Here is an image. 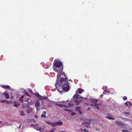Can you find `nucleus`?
I'll return each instance as SVG.
<instances>
[{
	"instance_id": "f257e3e1",
	"label": "nucleus",
	"mask_w": 132,
	"mask_h": 132,
	"mask_svg": "<svg viewBox=\"0 0 132 132\" xmlns=\"http://www.w3.org/2000/svg\"><path fill=\"white\" fill-rule=\"evenodd\" d=\"M62 63L57 60H55L53 64V70L58 73L56 82L55 86L57 90L61 93L63 92H68L70 88L67 78L64 72L62 71L63 69L62 66Z\"/></svg>"
},
{
	"instance_id": "4468645a",
	"label": "nucleus",
	"mask_w": 132,
	"mask_h": 132,
	"mask_svg": "<svg viewBox=\"0 0 132 132\" xmlns=\"http://www.w3.org/2000/svg\"><path fill=\"white\" fill-rule=\"evenodd\" d=\"M28 110L27 111V113H30L32 110V109L31 108H29V107L28 108Z\"/></svg>"
},
{
	"instance_id": "58836bf2",
	"label": "nucleus",
	"mask_w": 132,
	"mask_h": 132,
	"mask_svg": "<svg viewBox=\"0 0 132 132\" xmlns=\"http://www.w3.org/2000/svg\"><path fill=\"white\" fill-rule=\"evenodd\" d=\"M34 117L36 118H37L38 117L36 115Z\"/></svg>"
},
{
	"instance_id": "ea45409f",
	"label": "nucleus",
	"mask_w": 132,
	"mask_h": 132,
	"mask_svg": "<svg viewBox=\"0 0 132 132\" xmlns=\"http://www.w3.org/2000/svg\"><path fill=\"white\" fill-rule=\"evenodd\" d=\"M24 95H23V96H22L20 97V98H22L23 97H24Z\"/></svg>"
},
{
	"instance_id": "393cba45",
	"label": "nucleus",
	"mask_w": 132,
	"mask_h": 132,
	"mask_svg": "<svg viewBox=\"0 0 132 132\" xmlns=\"http://www.w3.org/2000/svg\"><path fill=\"white\" fill-rule=\"evenodd\" d=\"M122 131L123 132H129L128 130L125 129H122Z\"/></svg>"
},
{
	"instance_id": "1a4fd4ad",
	"label": "nucleus",
	"mask_w": 132,
	"mask_h": 132,
	"mask_svg": "<svg viewBox=\"0 0 132 132\" xmlns=\"http://www.w3.org/2000/svg\"><path fill=\"white\" fill-rule=\"evenodd\" d=\"M38 97L39 98V99H42V100H44V99H46L47 98V97L46 96H41L40 95H38Z\"/></svg>"
},
{
	"instance_id": "4be33fe9",
	"label": "nucleus",
	"mask_w": 132,
	"mask_h": 132,
	"mask_svg": "<svg viewBox=\"0 0 132 132\" xmlns=\"http://www.w3.org/2000/svg\"><path fill=\"white\" fill-rule=\"evenodd\" d=\"M20 114L21 116H23L24 115V113L23 111H21L20 112Z\"/></svg>"
},
{
	"instance_id": "dca6fc26",
	"label": "nucleus",
	"mask_w": 132,
	"mask_h": 132,
	"mask_svg": "<svg viewBox=\"0 0 132 132\" xmlns=\"http://www.w3.org/2000/svg\"><path fill=\"white\" fill-rule=\"evenodd\" d=\"M9 93L5 92L4 93V94L6 98H9V95H8Z\"/></svg>"
},
{
	"instance_id": "7ed1b4c3",
	"label": "nucleus",
	"mask_w": 132,
	"mask_h": 132,
	"mask_svg": "<svg viewBox=\"0 0 132 132\" xmlns=\"http://www.w3.org/2000/svg\"><path fill=\"white\" fill-rule=\"evenodd\" d=\"M43 104V102L42 100L41 99H39L38 100L36 103L35 104V107L37 110H39L40 109L39 106L40 105H42Z\"/></svg>"
},
{
	"instance_id": "bb28decb",
	"label": "nucleus",
	"mask_w": 132,
	"mask_h": 132,
	"mask_svg": "<svg viewBox=\"0 0 132 132\" xmlns=\"http://www.w3.org/2000/svg\"><path fill=\"white\" fill-rule=\"evenodd\" d=\"M46 122L47 124H49V125L51 124L52 123L49 121H46Z\"/></svg>"
},
{
	"instance_id": "39448f33",
	"label": "nucleus",
	"mask_w": 132,
	"mask_h": 132,
	"mask_svg": "<svg viewBox=\"0 0 132 132\" xmlns=\"http://www.w3.org/2000/svg\"><path fill=\"white\" fill-rule=\"evenodd\" d=\"M115 122L116 124L119 127L122 128H125V124H122V123L118 121H116Z\"/></svg>"
},
{
	"instance_id": "7c9ffc66",
	"label": "nucleus",
	"mask_w": 132,
	"mask_h": 132,
	"mask_svg": "<svg viewBox=\"0 0 132 132\" xmlns=\"http://www.w3.org/2000/svg\"><path fill=\"white\" fill-rule=\"evenodd\" d=\"M125 114H126L127 115H129V114H130V113L129 112H125Z\"/></svg>"
},
{
	"instance_id": "6ab92c4d",
	"label": "nucleus",
	"mask_w": 132,
	"mask_h": 132,
	"mask_svg": "<svg viewBox=\"0 0 132 132\" xmlns=\"http://www.w3.org/2000/svg\"><path fill=\"white\" fill-rule=\"evenodd\" d=\"M94 106L96 107L97 109H99V108L98 106V105L97 104H94Z\"/></svg>"
},
{
	"instance_id": "79ce46f5",
	"label": "nucleus",
	"mask_w": 132,
	"mask_h": 132,
	"mask_svg": "<svg viewBox=\"0 0 132 132\" xmlns=\"http://www.w3.org/2000/svg\"><path fill=\"white\" fill-rule=\"evenodd\" d=\"M64 110H65L66 111H69V110H67V109H64Z\"/></svg>"
},
{
	"instance_id": "f3484780",
	"label": "nucleus",
	"mask_w": 132,
	"mask_h": 132,
	"mask_svg": "<svg viewBox=\"0 0 132 132\" xmlns=\"http://www.w3.org/2000/svg\"><path fill=\"white\" fill-rule=\"evenodd\" d=\"M20 105V104L18 103H15L14 104V106L15 107H17Z\"/></svg>"
},
{
	"instance_id": "6e6552de",
	"label": "nucleus",
	"mask_w": 132,
	"mask_h": 132,
	"mask_svg": "<svg viewBox=\"0 0 132 132\" xmlns=\"http://www.w3.org/2000/svg\"><path fill=\"white\" fill-rule=\"evenodd\" d=\"M38 124H36L34 126V128L36 129V130H39V131H42L43 130L42 129H41V128L40 127L38 129L37 127Z\"/></svg>"
},
{
	"instance_id": "ddd939ff",
	"label": "nucleus",
	"mask_w": 132,
	"mask_h": 132,
	"mask_svg": "<svg viewBox=\"0 0 132 132\" xmlns=\"http://www.w3.org/2000/svg\"><path fill=\"white\" fill-rule=\"evenodd\" d=\"M46 113V111H43L42 114L41 115V117H42L45 118L46 117V116L45 114Z\"/></svg>"
},
{
	"instance_id": "f03ea898",
	"label": "nucleus",
	"mask_w": 132,
	"mask_h": 132,
	"mask_svg": "<svg viewBox=\"0 0 132 132\" xmlns=\"http://www.w3.org/2000/svg\"><path fill=\"white\" fill-rule=\"evenodd\" d=\"M75 94L73 96L71 100V102L70 103H68L67 102L66 104L64 105L63 104H59L58 106L60 107H64L66 108H67L70 106H72L74 105H78L81 102L82 100L79 99L80 96Z\"/></svg>"
},
{
	"instance_id": "8fccbe9b",
	"label": "nucleus",
	"mask_w": 132,
	"mask_h": 132,
	"mask_svg": "<svg viewBox=\"0 0 132 132\" xmlns=\"http://www.w3.org/2000/svg\"><path fill=\"white\" fill-rule=\"evenodd\" d=\"M58 132H63V131H59Z\"/></svg>"
},
{
	"instance_id": "2eb2a0df",
	"label": "nucleus",
	"mask_w": 132,
	"mask_h": 132,
	"mask_svg": "<svg viewBox=\"0 0 132 132\" xmlns=\"http://www.w3.org/2000/svg\"><path fill=\"white\" fill-rule=\"evenodd\" d=\"M26 101L29 104H30L31 102V100L30 98H28L26 100Z\"/></svg>"
},
{
	"instance_id": "c9c22d12",
	"label": "nucleus",
	"mask_w": 132,
	"mask_h": 132,
	"mask_svg": "<svg viewBox=\"0 0 132 132\" xmlns=\"http://www.w3.org/2000/svg\"><path fill=\"white\" fill-rule=\"evenodd\" d=\"M103 94H102L100 96V97H101V98H102L103 96Z\"/></svg>"
},
{
	"instance_id": "9b49d317",
	"label": "nucleus",
	"mask_w": 132,
	"mask_h": 132,
	"mask_svg": "<svg viewBox=\"0 0 132 132\" xmlns=\"http://www.w3.org/2000/svg\"><path fill=\"white\" fill-rule=\"evenodd\" d=\"M2 87L4 88H7L9 89H10V87L8 85H2Z\"/></svg>"
},
{
	"instance_id": "9d476101",
	"label": "nucleus",
	"mask_w": 132,
	"mask_h": 132,
	"mask_svg": "<svg viewBox=\"0 0 132 132\" xmlns=\"http://www.w3.org/2000/svg\"><path fill=\"white\" fill-rule=\"evenodd\" d=\"M54 102L53 101H50V102L48 103L47 104L48 106L50 107L52 106V105H54Z\"/></svg>"
},
{
	"instance_id": "37998d69",
	"label": "nucleus",
	"mask_w": 132,
	"mask_h": 132,
	"mask_svg": "<svg viewBox=\"0 0 132 132\" xmlns=\"http://www.w3.org/2000/svg\"><path fill=\"white\" fill-rule=\"evenodd\" d=\"M79 112L80 114H81L82 113V112L81 111H79Z\"/></svg>"
},
{
	"instance_id": "f704fd0d",
	"label": "nucleus",
	"mask_w": 132,
	"mask_h": 132,
	"mask_svg": "<svg viewBox=\"0 0 132 132\" xmlns=\"http://www.w3.org/2000/svg\"><path fill=\"white\" fill-rule=\"evenodd\" d=\"M83 130L84 131H85V132H89L87 130L85 129H84Z\"/></svg>"
},
{
	"instance_id": "4c0bfd02",
	"label": "nucleus",
	"mask_w": 132,
	"mask_h": 132,
	"mask_svg": "<svg viewBox=\"0 0 132 132\" xmlns=\"http://www.w3.org/2000/svg\"><path fill=\"white\" fill-rule=\"evenodd\" d=\"M128 102H126V103H125V104H126V105H128Z\"/></svg>"
},
{
	"instance_id": "c03bdc74",
	"label": "nucleus",
	"mask_w": 132,
	"mask_h": 132,
	"mask_svg": "<svg viewBox=\"0 0 132 132\" xmlns=\"http://www.w3.org/2000/svg\"><path fill=\"white\" fill-rule=\"evenodd\" d=\"M91 105L92 106H94V104H91Z\"/></svg>"
},
{
	"instance_id": "603ef678",
	"label": "nucleus",
	"mask_w": 132,
	"mask_h": 132,
	"mask_svg": "<svg viewBox=\"0 0 132 132\" xmlns=\"http://www.w3.org/2000/svg\"><path fill=\"white\" fill-rule=\"evenodd\" d=\"M85 99H86V98H84Z\"/></svg>"
},
{
	"instance_id": "cd10ccee",
	"label": "nucleus",
	"mask_w": 132,
	"mask_h": 132,
	"mask_svg": "<svg viewBox=\"0 0 132 132\" xmlns=\"http://www.w3.org/2000/svg\"><path fill=\"white\" fill-rule=\"evenodd\" d=\"M127 99V97L126 96H124L123 97V99L124 100H126Z\"/></svg>"
},
{
	"instance_id": "864d4df0",
	"label": "nucleus",
	"mask_w": 132,
	"mask_h": 132,
	"mask_svg": "<svg viewBox=\"0 0 132 132\" xmlns=\"http://www.w3.org/2000/svg\"><path fill=\"white\" fill-rule=\"evenodd\" d=\"M30 91H31V90L30 89Z\"/></svg>"
},
{
	"instance_id": "49530a36",
	"label": "nucleus",
	"mask_w": 132,
	"mask_h": 132,
	"mask_svg": "<svg viewBox=\"0 0 132 132\" xmlns=\"http://www.w3.org/2000/svg\"><path fill=\"white\" fill-rule=\"evenodd\" d=\"M103 94H105V92H103Z\"/></svg>"
},
{
	"instance_id": "3c124183",
	"label": "nucleus",
	"mask_w": 132,
	"mask_h": 132,
	"mask_svg": "<svg viewBox=\"0 0 132 132\" xmlns=\"http://www.w3.org/2000/svg\"><path fill=\"white\" fill-rule=\"evenodd\" d=\"M89 108H88V110H89Z\"/></svg>"
},
{
	"instance_id": "09e8293b",
	"label": "nucleus",
	"mask_w": 132,
	"mask_h": 132,
	"mask_svg": "<svg viewBox=\"0 0 132 132\" xmlns=\"http://www.w3.org/2000/svg\"><path fill=\"white\" fill-rule=\"evenodd\" d=\"M13 98V96H12V97H11V98Z\"/></svg>"
},
{
	"instance_id": "473e14b6",
	"label": "nucleus",
	"mask_w": 132,
	"mask_h": 132,
	"mask_svg": "<svg viewBox=\"0 0 132 132\" xmlns=\"http://www.w3.org/2000/svg\"><path fill=\"white\" fill-rule=\"evenodd\" d=\"M24 91L25 92V93H26V95H27V96H29V94H28V93L27 92H26V90H24Z\"/></svg>"
},
{
	"instance_id": "c85d7f7f",
	"label": "nucleus",
	"mask_w": 132,
	"mask_h": 132,
	"mask_svg": "<svg viewBox=\"0 0 132 132\" xmlns=\"http://www.w3.org/2000/svg\"><path fill=\"white\" fill-rule=\"evenodd\" d=\"M75 113L74 112H72L71 113V115H72L74 116L75 114Z\"/></svg>"
},
{
	"instance_id": "a18cd8bd",
	"label": "nucleus",
	"mask_w": 132,
	"mask_h": 132,
	"mask_svg": "<svg viewBox=\"0 0 132 132\" xmlns=\"http://www.w3.org/2000/svg\"><path fill=\"white\" fill-rule=\"evenodd\" d=\"M21 125H20L19 126V128H20V127H21Z\"/></svg>"
},
{
	"instance_id": "412c9836",
	"label": "nucleus",
	"mask_w": 132,
	"mask_h": 132,
	"mask_svg": "<svg viewBox=\"0 0 132 132\" xmlns=\"http://www.w3.org/2000/svg\"><path fill=\"white\" fill-rule=\"evenodd\" d=\"M6 101V100H1L0 101V102L2 103H4Z\"/></svg>"
},
{
	"instance_id": "f8f14e48",
	"label": "nucleus",
	"mask_w": 132,
	"mask_h": 132,
	"mask_svg": "<svg viewBox=\"0 0 132 132\" xmlns=\"http://www.w3.org/2000/svg\"><path fill=\"white\" fill-rule=\"evenodd\" d=\"M29 107V105L27 104L23 103L22 105V107L23 108Z\"/></svg>"
},
{
	"instance_id": "e433bc0d",
	"label": "nucleus",
	"mask_w": 132,
	"mask_h": 132,
	"mask_svg": "<svg viewBox=\"0 0 132 132\" xmlns=\"http://www.w3.org/2000/svg\"><path fill=\"white\" fill-rule=\"evenodd\" d=\"M2 123V122L1 121H0V124H1V123ZM6 123L5 122H4V123H4V124H5Z\"/></svg>"
},
{
	"instance_id": "72a5a7b5",
	"label": "nucleus",
	"mask_w": 132,
	"mask_h": 132,
	"mask_svg": "<svg viewBox=\"0 0 132 132\" xmlns=\"http://www.w3.org/2000/svg\"><path fill=\"white\" fill-rule=\"evenodd\" d=\"M19 100L22 102H23V100L22 99V98H20L19 99Z\"/></svg>"
},
{
	"instance_id": "20e7f679",
	"label": "nucleus",
	"mask_w": 132,
	"mask_h": 132,
	"mask_svg": "<svg viewBox=\"0 0 132 132\" xmlns=\"http://www.w3.org/2000/svg\"><path fill=\"white\" fill-rule=\"evenodd\" d=\"M91 120H87L85 122H83L82 123V125L83 126H84L85 127L88 128H90L89 126L90 125Z\"/></svg>"
},
{
	"instance_id": "5701e85b",
	"label": "nucleus",
	"mask_w": 132,
	"mask_h": 132,
	"mask_svg": "<svg viewBox=\"0 0 132 132\" xmlns=\"http://www.w3.org/2000/svg\"><path fill=\"white\" fill-rule=\"evenodd\" d=\"M104 92H106L105 94H109L110 93L108 91H107L106 90H104Z\"/></svg>"
},
{
	"instance_id": "de8ad7c7",
	"label": "nucleus",
	"mask_w": 132,
	"mask_h": 132,
	"mask_svg": "<svg viewBox=\"0 0 132 132\" xmlns=\"http://www.w3.org/2000/svg\"><path fill=\"white\" fill-rule=\"evenodd\" d=\"M49 68V67H48L46 68V69H47V68Z\"/></svg>"
},
{
	"instance_id": "0eeeda50",
	"label": "nucleus",
	"mask_w": 132,
	"mask_h": 132,
	"mask_svg": "<svg viewBox=\"0 0 132 132\" xmlns=\"http://www.w3.org/2000/svg\"><path fill=\"white\" fill-rule=\"evenodd\" d=\"M78 92L79 93H80V94H81L84 91V90L83 89H82L81 88H78ZM76 92H77V93H76L77 94V95H78V92L76 91ZM79 96H80L81 97L80 98H79V99H80L81 100H82L81 101H82V100L81 99H80V98H82L83 97H81V96L80 95H79Z\"/></svg>"
},
{
	"instance_id": "c756f323",
	"label": "nucleus",
	"mask_w": 132,
	"mask_h": 132,
	"mask_svg": "<svg viewBox=\"0 0 132 132\" xmlns=\"http://www.w3.org/2000/svg\"><path fill=\"white\" fill-rule=\"evenodd\" d=\"M128 103L129 104H130V106H132V103H131V102L130 101H128Z\"/></svg>"
},
{
	"instance_id": "a211bd4d",
	"label": "nucleus",
	"mask_w": 132,
	"mask_h": 132,
	"mask_svg": "<svg viewBox=\"0 0 132 132\" xmlns=\"http://www.w3.org/2000/svg\"><path fill=\"white\" fill-rule=\"evenodd\" d=\"M91 101L92 102L96 103L97 101L98 100L97 99H95L94 98H92V99Z\"/></svg>"
},
{
	"instance_id": "aec40b11",
	"label": "nucleus",
	"mask_w": 132,
	"mask_h": 132,
	"mask_svg": "<svg viewBox=\"0 0 132 132\" xmlns=\"http://www.w3.org/2000/svg\"><path fill=\"white\" fill-rule=\"evenodd\" d=\"M106 118H108L110 120H114V118L111 117H105Z\"/></svg>"
},
{
	"instance_id": "a878e982",
	"label": "nucleus",
	"mask_w": 132,
	"mask_h": 132,
	"mask_svg": "<svg viewBox=\"0 0 132 132\" xmlns=\"http://www.w3.org/2000/svg\"><path fill=\"white\" fill-rule=\"evenodd\" d=\"M55 129H52L50 130V132H54V131Z\"/></svg>"
},
{
	"instance_id": "2f4dec72",
	"label": "nucleus",
	"mask_w": 132,
	"mask_h": 132,
	"mask_svg": "<svg viewBox=\"0 0 132 132\" xmlns=\"http://www.w3.org/2000/svg\"><path fill=\"white\" fill-rule=\"evenodd\" d=\"M54 103H55L54 104V105L55 104L56 105H57V106H58V104H59L58 103H57L56 102H54Z\"/></svg>"
},
{
	"instance_id": "b1692460",
	"label": "nucleus",
	"mask_w": 132,
	"mask_h": 132,
	"mask_svg": "<svg viewBox=\"0 0 132 132\" xmlns=\"http://www.w3.org/2000/svg\"><path fill=\"white\" fill-rule=\"evenodd\" d=\"M76 110H78L79 111H80V107H77L76 108Z\"/></svg>"
},
{
	"instance_id": "a19ab883",
	"label": "nucleus",
	"mask_w": 132,
	"mask_h": 132,
	"mask_svg": "<svg viewBox=\"0 0 132 132\" xmlns=\"http://www.w3.org/2000/svg\"><path fill=\"white\" fill-rule=\"evenodd\" d=\"M80 130L81 131H84L83 129L82 128H80Z\"/></svg>"
},
{
	"instance_id": "423d86ee",
	"label": "nucleus",
	"mask_w": 132,
	"mask_h": 132,
	"mask_svg": "<svg viewBox=\"0 0 132 132\" xmlns=\"http://www.w3.org/2000/svg\"><path fill=\"white\" fill-rule=\"evenodd\" d=\"M63 124V123L61 122H59L54 123H53L51 124V126L52 127L55 126H60L62 125Z\"/></svg>"
},
{
	"instance_id": "6e6d98bb",
	"label": "nucleus",
	"mask_w": 132,
	"mask_h": 132,
	"mask_svg": "<svg viewBox=\"0 0 132 132\" xmlns=\"http://www.w3.org/2000/svg\"><path fill=\"white\" fill-rule=\"evenodd\" d=\"M63 132H64V131H63Z\"/></svg>"
},
{
	"instance_id": "5fc2aeb1",
	"label": "nucleus",
	"mask_w": 132,
	"mask_h": 132,
	"mask_svg": "<svg viewBox=\"0 0 132 132\" xmlns=\"http://www.w3.org/2000/svg\"><path fill=\"white\" fill-rule=\"evenodd\" d=\"M131 118H132V116H131Z\"/></svg>"
}]
</instances>
